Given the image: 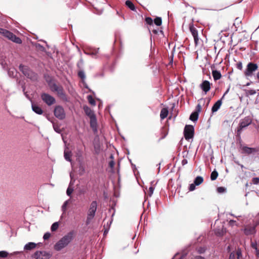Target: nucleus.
<instances>
[{"instance_id":"obj_45","label":"nucleus","mask_w":259,"mask_h":259,"mask_svg":"<svg viewBox=\"0 0 259 259\" xmlns=\"http://www.w3.org/2000/svg\"><path fill=\"white\" fill-rule=\"evenodd\" d=\"M196 185H194V183H192L190 185L189 190L190 191H194L195 189V187Z\"/></svg>"},{"instance_id":"obj_59","label":"nucleus","mask_w":259,"mask_h":259,"mask_svg":"<svg viewBox=\"0 0 259 259\" xmlns=\"http://www.w3.org/2000/svg\"><path fill=\"white\" fill-rule=\"evenodd\" d=\"M229 89H228L226 91V92L224 93V94L223 95V96H222V97L221 98L224 99L225 96L229 92Z\"/></svg>"},{"instance_id":"obj_5","label":"nucleus","mask_w":259,"mask_h":259,"mask_svg":"<svg viewBox=\"0 0 259 259\" xmlns=\"http://www.w3.org/2000/svg\"><path fill=\"white\" fill-rule=\"evenodd\" d=\"M0 34H2L3 36L11 40L13 42L17 44H21L22 41L19 37H17L15 35L13 34L12 32L0 28Z\"/></svg>"},{"instance_id":"obj_43","label":"nucleus","mask_w":259,"mask_h":259,"mask_svg":"<svg viewBox=\"0 0 259 259\" xmlns=\"http://www.w3.org/2000/svg\"><path fill=\"white\" fill-rule=\"evenodd\" d=\"M73 189L70 187H69L66 191L67 195L68 196H70L72 193L73 192Z\"/></svg>"},{"instance_id":"obj_55","label":"nucleus","mask_w":259,"mask_h":259,"mask_svg":"<svg viewBox=\"0 0 259 259\" xmlns=\"http://www.w3.org/2000/svg\"><path fill=\"white\" fill-rule=\"evenodd\" d=\"M195 259H205L204 257H202L200 255L196 256L195 257Z\"/></svg>"},{"instance_id":"obj_63","label":"nucleus","mask_w":259,"mask_h":259,"mask_svg":"<svg viewBox=\"0 0 259 259\" xmlns=\"http://www.w3.org/2000/svg\"><path fill=\"white\" fill-rule=\"evenodd\" d=\"M256 77L257 79H259V72H258L256 74Z\"/></svg>"},{"instance_id":"obj_7","label":"nucleus","mask_w":259,"mask_h":259,"mask_svg":"<svg viewBox=\"0 0 259 259\" xmlns=\"http://www.w3.org/2000/svg\"><path fill=\"white\" fill-rule=\"evenodd\" d=\"M184 137L186 140H189L193 138L194 134V127L192 125H186L184 131Z\"/></svg>"},{"instance_id":"obj_1","label":"nucleus","mask_w":259,"mask_h":259,"mask_svg":"<svg viewBox=\"0 0 259 259\" xmlns=\"http://www.w3.org/2000/svg\"><path fill=\"white\" fill-rule=\"evenodd\" d=\"M73 232H69L58 241L54 246V249L57 251H60L66 247L72 240Z\"/></svg>"},{"instance_id":"obj_38","label":"nucleus","mask_w":259,"mask_h":259,"mask_svg":"<svg viewBox=\"0 0 259 259\" xmlns=\"http://www.w3.org/2000/svg\"><path fill=\"white\" fill-rule=\"evenodd\" d=\"M226 190V189L223 187H219L217 188V191L219 193H223L225 192Z\"/></svg>"},{"instance_id":"obj_23","label":"nucleus","mask_w":259,"mask_h":259,"mask_svg":"<svg viewBox=\"0 0 259 259\" xmlns=\"http://www.w3.org/2000/svg\"><path fill=\"white\" fill-rule=\"evenodd\" d=\"M198 115H199V114H198V112H197V111L193 112L191 114L189 119L193 121H196L197 120V119L198 118Z\"/></svg>"},{"instance_id":"obj_26","label":"nucleus","mask_w":259,"mask_h":259,"mask_svg":"<svg viewBox=\"0 0 259 259\" xmlns=\"http://www.w3.org/2000/svg\"><path fill=\"white\" fill-rule=\"evenodd\" d=\"M218 177V172L216 170H214L210 174V179L211 181H214Z\"/></svg>"},{"instance_id":"obj_2","label":"nucleus","mask_w":259,"mask_h":259,"mask_svg":"<svg viewBox=\"0 0 259 259\" xmlns=\"http://www.w3.org/2000/svg\"><path fill=\"white\" fill-rule=\"evenodd\" d=\"M97 208V202L96 201H93L89 206L88 211L87 218L86 220L87 224H89L92 219L94 218Z\"/></svg>"},{"instance_id":"obj_36","label":"nucleus","mask_w":259,"mask_h":259,"mask_svg":"<svg viewBox=\"0 0 259 259\" xmlns=\"http://www.w3.org/2000/svg\"><path fill=\"white\" fill-rule=\"evenodd\" d=\"M168 114V110L166 108H163V119L166 118Z\"/></svg>"},{"instance_id":"obj_15","label":"nucleus","mask_w":259,"mask_h":259,"mask_svg":"<svg viewBox=\"0 0 259 259\" xmlns=\"http://www.w3.org/2000/svg\"><path fill=\"white\" fill-rule=\"evenodd\" d=\"M31 107L32 110L33 111H34L35 113L41 115L43 113V111L41 109V108L38 106L37 105L34 104V103L31 102Z\"/></svg>"},{"instance_id":"obj_37","label":"nucleus","mask_w":259,"mask_h":259,"mask_svg":"<svg viewBox=\"0 0 259 259\" xmlns=\"http://www.w3.org/2000/svg\"><path fill=\"white\" fill-rule=\"evenodd\" d=\"M8 255V253L6 251H0V257L4 258L6 257Z\"/></svg>"},{"instance_id":"obj_62","label":"nucleus","mask_w":259,"mask_h":259,"mask_svg":"<svg viewBox=\"0 0 259 259\" xmlns=\"http://www.w3.org/2000/svg\"><path fill=\"white\" fill-rule=\"evenodd\" d=\"M186 254L182 255L181 256V257L179 259H182V258H183L184 257V256H186Z\"/></svg>"},{"instance_id":"obj_32","label":"nucleus","mask_w":259,"mask_h":259,"mask_svg":"<svg viewBox=\"0 0 259 259\" xmlns=\"http://www.w3.org/2000/svg\"><path fill=\"white\" fill-rule=\"evenodd\" d=\"M88 100L89 102L92 105L95 106L96 105V102L92 97V96H88Z\"/></svg>"},{"instance_id":"obj_48","label":"nucleus","mask_w":259,"mask_h":259,"mask_svg":"<svg viewBox=\"0 0 259 259\" xmlns=\"http://www.w3.org/2000/svg\"><path fill=\"white\" fill-rule=\"evenodd\" d=\"M236 255L237 256V258L238 259H239L240 257L241 256L242 252H241V250L240 249H238L237 250Z\"/></svg>"},{"instance_id":"obj_24","label":"nucleus","mask_w":259,"mask_h":259,"mask_svg":"<svg viewBox=\"0 0 259 259\" xmlns=\"http://www.w3.org/2000/svg\"><path fill=\"white\" fill-rule=\"evenodd\" d=\"M70 203H71L70 199H68L64 202L63 204L62 205V206L61 207V210H62L63 214L66 212V211L67 208V206Z\"/></svg>"},{"instance_id":"obj_16","label":"nucleus","mask_w":259,"mask_h":259,"mask_svg":"<svg viewBox=\"0 0 259 259\" xmlns=\"http://www.w3.org/2000/svg\"><path fill=\"white\" fill-rule=\"evenodd\" d=\"M190 30L194 37L195 44H197V41H198V35L197 30L193 26H191L190 27Z\"/></svg>"},{"instance_id":"obj_60","label":"nucleus","mask_w":259,"mask_h":259,"mask_svg":"<svg viewBox=\"0 0 259 259\" xmlns=\"http://www.w3.org/2000/svg\"><path fill=\"white\" fill-rule=\"evenodd\" d=\"M149 191L150 192V195L153 193V188L152 187H150L149 188Z\"/></svg>"},{"instance_id":"obj_33","label":"nucleus","mask_w":259,"mask_h":259,"mask_svg":"<svg viewBox=\"0 0 259 259\" xmlns=\"http://www.w3.org/2000/svg\"><path fill=\"white\" fill-rule=\"evenodd\" d=\"M59 227V224L58 222H55L53 224V225L51 226V230L52 231H55L57 230V229Z\"/></svg>"},{"instance_id":"obj_35","label":"nucleus","mask_w":259,"mask_h":259,"mask_svg":"<svg viewBox=\"0 0 259 259\" xmlns=\"http://www.w3.org/2000/svg\"><path fill=\"white\" fill-rule=\"evenodd\" d=\"M247 96L248 95H254L256 94V91L254 90H249L245 91Z\"/></svg>"},{"instance_id":"obj_41","label":"nucleus","mask_w":259,"mask_h":259,"mask_svg":"<svg viewBox=\"0 0 259 259\" xmlns=\"http://www.w3.org/2000/svg\"><path fill=\"white\" fill-rule=\"evenodd\" d=\"M252 183L254 185H257L259 183V178L255 177L252 179Z\"/></svg>"},{"instance_id":"obj_49","label":"nucleus","mask_w":259,"mask_h":259,"mask_svg":"<svg viewBox=\"0 0 259 259\" xmlns=\"http://www.w3.org/2000/svg\"><path fill=\"white\" fill-rule=\"evenodd\" d=\"M60 86H58L57 85V84H53L51 86V89L52 91H56V89H58V88Z\"/></svg>"},{"instance_id":"obj_51","label":"nucleus","mask_w":259,"mask_h":259,"mask_svg":"<svg viewBox=\"0 0 259 259\" xmlns=\"http://www.w3.org/2000/svg\"><path fill=\"white\" fill-rule=\"evenodd\" d=\"M98 51H99V49H96L93 52H92V53H87V54H90V55H96V54H97L98 53Z\"/></svg>"},{"instance_id":"obj_54","label":"nucleus","mask_w":259,"mask_h":259,"mask_svg":"<svg viewBox=\"0 0 259 259\" xmlns=\"http://www.w3.org/2000/svg\"><path fill=\"white\" fill-rule=\"evenodd\" d=\"M187 163H188V161H187V159H184L182 161V164L183 165H184L186 164Z\"/></svg>"},{"instance_id":"obj_29","label":"nucleus","mask_w":259,"mask_h":259,"mask_svg":"<svg viewBox=\"0 0 259 259\" xmlns=\"http://www.w3.org/2000/svg\"><path fill=\"white\" fill-rule=\"evenodd\" d=\"M206 250V248L204 246H199L196 248L197 252L199 254L204 253Z\"/></svg>"},{"instance_id":"obj_14","label":"nucleus","mask_w":259,"mask_h":259,"mask_svg":"<svg viewBox=\"0 0 259 259\" xmlns=\"http://www.w3.org/2000/svg\"><path fill=\"white\" fill-rule=\"evenodd\" d=\"M242 153H245L247 154H250L252 153H254L257 152V150L255 148H250L247 146H243L241 148Z\"/></svg>"},{"instance_id":"obj_50","label":"nucleus","mask_w":259,"mask_h":259,"mask_svg":"<svg viewBox=\"0 0 259 259\" xmlns=\"http://www.w3.org/2000/svg\"><path fill=\"white\" fill-rule=\"evenodd\" d=\"M11 74L12 76H14V74L16 73V71L15 69H12V70H11L10 69L8 71V74H9L10 76H11Z\"/></svg>"},{"instance_id":"obj_31","label":"nucleus","mask_w":259,"mask_h":259,"mask_svg":"<svg viewBox=\"0 0 259 259\" xmlns=\"http://www.w3.org/2000/svg\"><path fill=\"white\" fill-rule=\"evenodd\" d=\"M0 64L2 65L3 68H6L7 65L3 56H0Z\"/></svg>"},{"instance_id":"obj_53","label":"nucleus","mask_w":259,"mask_h":259,"mask_svg":"<svg viewBox=\"0 0 259 259\" xmlns=\"http://www.w3.org/2000/svg\"><path fill=\"white\" fill-rule=\"evenodd\" d=\"M235 223H236V221L231 220L229 221V224L231 226H233L235 224Z\"/></svg>"},{"instance_id":"obj_42","label":"nucleus","mask_w":259,"mask_h":259,"mask_svg":"<svg viewBox=\"0 0 259 259\" xmlns=\"http://www.w3.org/2000/svg\"><path fill=\"white\" fill-rule=\"evenodd\" d=\"M236 68L240 70H242L243 66H242V63L241 62H238V63H237Z\"/></svg>"},{"instance_id":"obj_6","label":"nucleus","mask_w":259,"mask_h":259,"mask_svg":"<svg viewBox=\"0 0 259 259\" xmlns=\"http://www.w3.org/2000/svg\"><path fill=\"white\" fill-rule=\"evenodd\" d=\"M251 123V120L249 117H245L244 118L242 119L239 124V126L236 132V136L240 137L243 130L250 125Z\"/></svg>"},{"instance_id":"obj_58","label":"nucleus","mask_w":259,"mask_h":259,"mask_svg":"<svg viewBox=\"0 0 259 259\" xmlns=\"http://www.w3.org/2000/svg\"><path fill=\"white\" fill-rule=\"evenodd\" d=\"M255 253H256V256L259 258V250L258 249H257L255 250Z\"/></svg>"},{"instance_id":"obj_9","label":"nucleus","mask_w":259,"mask_h":259,"mask_svg":"<svg viewBox=\"0 0 259 259\" xmlns=\"http://www.w3.org/2000/svg\"><path fill=\"white\" fill-rule=\"evenodd\" d=\"M55 116L59 119L65 118V113L64 109L61 106H57L54 109Z\"/></svg>"},{"instance_id":"obj_21","label":"nucleus","mask_w":259,"mask_h":259,"mask_svg":"<svg viewBox=\"0 0 259 259\" xmlns=\"http://www.w3.org/2000/svg\"><path fill=\"white\" fill-rule=\"evenodd\" d=\"M64 158L65 159L71 162V157L72 156L71 152L68 149H65L64 151Z\"/></svg>"},{"instance_id":"obj_20","label":"nucleus","mask_w":259,"mask_h":259,"mask_svg":"<svg viewBox=\"0 0 259 259\" xmlns=\"http://www.w3.org/2000/svg\"><path fill=\"white\" fill-rule=\"evenodd\" d=\"M36 244L33 242H29L27 243L24 247V249L25 250H30L35 248Z\"/></svg>"},{"instance_id":"obj_52","label":"nucleus","mask_w":259,"mask_h":259,"mask_svg":"<svg viewBox=\"0 0 259 259\" xmlns=\"http://www.w3.org/2000/svg\"><path fill=\"white\" fill-rule=\"evenodd\" d=\"M201 108V107L200 105L198 104L196 106V111L198 112V113L199 112H200Z\"/></svg>"},{"instance_id":"obj_3","label":"nucleus","mask_w":259,"mask_h":259,"mask_svg":"<svg viewBox=\"0 0 259 259\" xmlns=\"http://www.w3.org/2000/svg\"><path fill=\"white\" fill-rule=\"evenodd\" d=\"M258 65L257 64L249 62L246 65V68L243 71L244 75L246 77H251L254 75L255 72L258 69Z\"/></svg>"},{"instance_id":"obj_11","label":"nucleus","mask_w":259,"mask_h":259,"mask_svg":"<svg viewBox=\"0 0 259 259\" xmlns=\"http://www.w3.org/2000/svg\"><path fill=\"white\" fill-rule=\"evenodd\" d=\"M200 87L201 90L205 93V94H206L210 89V83L207 80H203L200 84Z\"/></svg>"},{"instance_id":"obj_19","label":"nucleus","mask_w":259,"mask_h":259,"mask_svg":"<svg viewBox=\"0 0 259 259\" xmlns=\"http://www.w3.org/2000/svg\"><path fill=\"white\" fill-rule=\"evenodd\" d=\"M212 75L215 81L220 79L222 77L220 71L217 70H213L212 71Z\"/></svg>"},{"instance_id":"obj_27","label":"nucleus","mask_w":259,"mask_h":259,"mask_svg":"<svg viewBox=\"0 0 259 259\" xmlns=\"http://www.w3.org/2000/svg\"><path fill=\"white\" fill-rule=\"evenodd\" d=\"M56 92L60 97L63 98L64 96V91L61 87L60 86L58 89H57Z\"/></svg>"},{"instance_id":"obj_8","label":"nucleus","mask_w":259,"mask_h":259,"mask_svg":"<svg viewBox=\"0 0 259 259\" xmlns=\"http://www.w3.org/2000/svg\"><path fill=\"white\" fill-rule=\"evenodd\" d=\"M51 254L46 251H37L33 255L35 259H49Z\"/></svg>"},{"instance_id":"obj_46","label":"nucleus","mask_w":259,"mask_h":259,"mask_svg":"<svg viewBox=\"0 0 259 259\" xmlns=\"http://www.w3.org/2000/svg\"><path fill=\"white\" fill-rule=\"evenodd\" d=\"M50 236L51 234L49 232H47L44 234L43 238L45 240H47L50 237Z\"/></svg>"},{"instance_id":"obj_39","label":"nucleus","mask_w":259,"mask_h":259,"mask_svg":"<svg viewBox=\"0 0 259 259\" xmlns=\"http://www.w3.org/2000/svg\"><path fill=\"white\" fill-rule=\"evenodd\" d=\"M53 128L57 133H60L61 132V129L57 125L53 124Z\"/></svg>"},{"instance_id":"obj_47","label":"nucleus","mask_w":259,"mask_h":259,"mask_svg":"<svg viewBox=\"0 0 259 259\" xmlns=\"http://www.w3.org/2000/svg\"><path fill=\"white\" fill-rule=\"evenodd\" d=\"M251 246L252 248H253L254 249H255V250L258 249V248H257V243L256 242H254V243H252L251 244Z\"/></svg>"},{"instance_id":"obj_56","label":"nucleus","mask_w":259,"mask_h":259,"mask_svg":"<svg viewBox=\"0 0 259 259\" xmlns=\"http://www.w3.org/2000/svg\"><path fill=\"white\" fill-rule=\"evenodd\" d=\"M114 163L113 161H111L109 162V165L112 168L114 166Z\"/></svg>"},{"instance_id":"obj_40","label":"nucleus","mask_w":259,"mask_h":259,"mask_svg":"<svg viewBox=\"0 0 259 259\" xmlns=\"http://www.w3.org/2000/svg\"><path fill=\"white\" fill-rule=\"evenodd\" d=\"M78 75L79 77H80L82 79H84L85 77L84 72L83 71H80L78 72Z\"/></svg>"},{"instance_id":"obj_64","label":"nucleus","mask_w":259,"mask_h":259,"mask_svg":"<svg viewBox=\"0 0 259 259\" xmlns=\"http://www.w3.org/2000/svg\"><path fill=\"white\" fill-rule=\"evenodd\" d=\"M160 117L162 119V110L160 112Z\"/></svg>"},{"instance_id":"obj_57","label":"nucleus","mask_w":259,"mask_h":259,"mask_svg":"<svg viewBox=\"0 0 259 259\" xmlns=\"http://www.w3.org/2000/svg\"><path fill=\"white\" fill-rule=\"evenodd\" d=\"M235 257L234 254L232 252L230 254V259H233Z\"/></svg>"},{"instance_id":"obj_10","label":"nucleus","mask_w":259,"mask_h":259,"mask_svg":"<svg viewBox=\"0 0 259 259\" xmlns=\"http://www.w3.org/2000/svg\"><path fill=\"white\" fill-rule=\"evenodd\" d=\"M41 98L42 101L49 106L52 105L55 102V98L46 93L42 94Z\"/></svg>"},{"instance_id":"obj_44","label":"nucleus","mask_w":259,"mask_h":259,"mask_svg":"<svg viewBox=\"0 0 259 259\" xmlns=\"http://www.w3.org/2000/svg\"><path fill=\"white\" fill-rule=\"evenodd\" d=\"M173 57H174L173 55H171L169 57H168L167 58V59L169 60V62H168V64H167L166 65H172V63H173Z\"/></svg>"},{"instance_id":"obj_28","label":"nucleus","mask_w":259,"mask_h":259,"mask_svg":"<svg viewBox=\"0 0 259 259\" xmlns=\"http://www.w3.org/2000/svg\"><path fill=\"white\" fill-rule=\"evenodd\" d=\"M20 68L25 76H27L28 77H30L29 71L27 70L25 67L20 65Z\"/></svg>"},{"instance_id":"obj_18","label":"nucleus","mask_w":259,"mask_h":259,"mask_svg":"<svg viewBox=\"0 0 259 259\" xmlns=\"http://www.w3.org/2000/svg\"><path fill=\"white\" fill-rule=\"evenodd\" d=\"M83 110L87 116L89 117V118H91L94 116H95V114H94L93 110H91L90 108H89L87 106H84L83 107Z\"/></svg>"},{"instance_id":"obj_13","label":"nucleus","mask_w":259,"mask_h":259,"mask_svg":"<svg viewBox=\"0 0 259 259\" xmlns=\"http://www.w3.org/2000/svg\"><path fill=\"white\" fill-rule=\"evenodd\" d=\"M90 126L94 133L97 132V121L96 115L90 118Z\"/></svg>"},{"instance_id":"obj_30","label":"nucleus","mask_w":259,"mask_h":259,"mask_svg":"<svg viewBox=\"0 0 259 259\" xmlns=\"http://www.w3.org/2000/svg\"><path fill=\"white\" fill-rule=\"evenodd\" d=\"M125 4L131 10L133 11L135 10V6L132 2L130 1H126L125 2Z\"/></svg>"},{"instance_id":"obj_22","label":"nucleus","mask_w":259,"mask_h":259,"mask_svg":"<svg viewBox=\"0 0 259 259\" xmlns=\"http://www.w3.org/2000/svg\"><path fill=\"white\" fill-rule=\"evenodd\" d=\"M168 126V120H167L166 122L164 124V126H163V139H164L168 134L169 130Z\"/></svg>"},{"instance_id":"obj_4","label":"nucleus","mask_w":259,"mask_h":259,"mask_svg":"<svg viewBox=\"0 0 259 259\" xmlns=\"http://www.w3.org/2000/svg\"><path fill=\"white\" fill-rule=\"evenodd\" d=\"M145 21L146 23L148 25H149V30H152L153 33L156 34L158 33V30L155 29H152V27H153V25L155 24L157 26H159L161 25L162 21L160 17H157L156 18L154 21L152 20V19L150 17H147L145 19Z\"/></svg>"},{"instance_id":"obj_61","label":"nucleus","mask_w":259,"mask_h":259,"mask_svg":"<svg viewBox=\"0 0 259 259\" xmlns=\"http://www.w3.org/2000/svg\"><path fill=\"white\" fill-rule=\"evenodd\" d=\"M251 82H247L245 85H244V86H246V87H247V86H249L250 84H251Z\"/></svg>"},{"instance_id":"obj_34","label":"nucleus","mask_w":259,"mask_h":259,"mask_svg":"<svg viewBox=\"0 0 259 259\" xmlns=\"http://www.w3.org/2000/svg\"><path fill=\"white\" fill-rule=\"evenodd\" d=\"M215 234L218 236H222L224 235L225 233V231L223 230V229L222 230H217L215 231Z\"/></svg>"},{"instance_id":"obj_25","label":"nucleus","mask_w":259,"mask_h":259,"mask_svg":"<svg viewBox=\"0 0 259 259\" xmlns=\"http://www.w3.org/2000/svg\"><path fill=\"white\" fill-rule=\"evenodd\" d=\"M203 182V178L201 176H197L195 178L193 183H194V185H195L196 186H199Z\"/></svg>"},{"instance_id":"obj_17","label":"nucleus","mask_w":259,"mask_h":259,"mask_svg":"<svg viewBox=\"0 0 259 259\" xmlns=\"http://www.w3.org/2000/svg\"><path fill=\"white\" fill-rule=\"evenodd\" d=\"M222 104V98L218 100L213 105L211 108L212 113L217 112L220 108Z\"/></svg>"},{"instance_id":"obj_12","label":"nucleus","mask_w":259,"mask_h":259,"mask_svg":"<svg viewBox=\"0 0 259 259\" xmlns=\"http://www.w3.org/2000/svg\"><path fill=\"white\" fill-rule=\"evenodd\" d=\"M244 232L246 235H252L255 233V226H247L244 229Z\"/></svg>"}]
</instances>
